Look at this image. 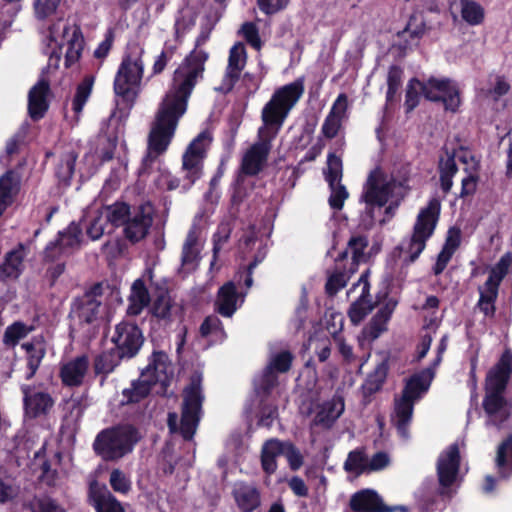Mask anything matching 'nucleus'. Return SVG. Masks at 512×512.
Segmentation results:
<instances>
[{
	"mask_svg": "<svg viewBox=\"0 0 512 512\" xmlns=\"http://www.w3.org/2000/svg\"><path fill=\"white\" fill-rule=\"evenodd\" d=\"M71 246L65 242V234L58 232L57 238L50 241L43 252V259L45 262H59L71 254Z\"/></svg>",
	"mask_w": 512,
	"mask_h": 512,
	"instance_id": "obj_38",
	"label": "nucleus"
},
{
	"mask_svg": "<svg viewBox=\"0 0 512 512\" xmlns=\"http://www.w3.org/2000/svg\"><path fill=\"white\" fill-rule=\"evenodd\" d=\"M304 81L302 76L274 91L261 111L263 126L258 130L259 137L267 136L273 139L276 136L290 111L303 96Z\"/></svg>",
	"mask_w": 512,
	"mask_h": 512,
	"instance_id": "obj_3",
	"label": "nucleus"
},
{
	"mask_svg": "<svg viewBox=\"0 0 512 512\" xmlns=\"http://www.w3.org/2000/svg\"><path fill=\"white\" fill-rule=\"evenodd\" d=\"M239 292L233 281L224 283L217 291L214 310L223 317L230 318L238 309Z\"/></svg>",
	"mask_w": 512,
	"mask_h": 512,
	"instance_id": "obj_25",
	"label": "nucleus"
},
{
	"mask_svg": "<svg viewBox=\"0 0 512 512\" xmlns=\"http://www.w3.org/2000/svg\"><path fill=\"white\" fill-rule=\"evenodd\" d=\"M78 154L75 151L62 153L55 167V176L60 184L69 186L75 172Z\"/></svg>",
	"mask_w": 512,
	"mask_h": 512,
	"instance_id": "obj_36",
	"label": "nucleus"
},
{
	"mask_svg": "<svg viewBox=\"0 0 512 512\" xmlns=\"http://www.w3.org/2000/svg\"><path fill=\"white\" fill-rule=\"evenodd\" d=\"M122 360H126L114 348L102 351L93 361V370L95 375H102L105 379L109 374L121 364Z\"/></svg>",
	"mask_w": 512,
	"mask_h": 512,
	"instance_id": "obj_34",
	"label": "nucleus"
},
{
	"mask_svg": "<svg viewBox=\"0 0 512 512\" xmlns=\"http://www.w3.org/2000/svg\"><path fill=\"white\" fill-rule=\"evenodd\" d=\"M200 336L207 338L210 335H215L217 338L226 336L222 321L216 315H209L204 318L199 328Z\"/></svg>",
	"mask_w": 512,
	"mask_h": 512,
	"instance_id": "obj_51",
	"label": "nucleus"
},
{
	"mask_svg": "<svg viewBox=\"0 0 512 512\" xmlns=\"http://www.w3.org/2000/svg\"><path fill=\"white\" fill-rule=\"evenodd\" d=\"M237 507L242 512H253L261 504L260 492L254 486L242 484L232 492Z\"/></svg>",
	"mask_w": 512,
	"mask_h": 512,
	"instance_id": "obj_32",
	"label": "nucleus"
},
{
	"mask_svg": "<svg viewBox=\"0 0 512 512\" xmlns=\"http://www.w3.org/2000/svg\"><path fill=\"white\" fill-rule=\"evenodd\" d=\"M369 241L365 235L352 236L348 241V249L352 253V262L350 264V273L353 274L357 271L358 264L365 262L366 257L364 250L368 247Z\"/></svg>",
	"mask_w": 512,
	"mask_h": 512,
	"instance_id": "obj_44",
	"label": "nucleus"
},
{
	"mask_svg": "<svg viewBox=\"0 0 512 512\" xmlns=\"http://www.w3.org/2000/svg\"><path fill=\"white\" fill-rule=\"evenodd\" d=\"M61 0H35L34 9L36 17L44 20L48 16L54 14Z\"/></svg>",
	"mask_w": 512,
	"mask_h": 512,
	"instance_id": "obj_60",
	"label": "nucleus"
},
{
	"mask_svg": "<svg viewBox=\"0 0 512 512\" xmlns=\"http://www.w3.org/2000/svg\"><path fill=\"white\" fill-rule=\"evenodd\" d=\"M177 51V46L168 44L167 42L164 44V47L161 53L156 57L153 66H152V75H160L164 72L169 62L174 57Z\"/></svg>",
	"mask_w": 512,
	"mask_h": 512,
	"instance_id": "obj_52",
	"label": "nucleus"
},
{
	"mask_svg": "<svg viewBox=\"0 0 512 512\" xmlns=\"http://www.w3.org/2000/svg\"><path fill=\"white\" fill-rule=\"evenodd\" d=\"M388 319L385 317L380 316L379 314L375 313L371 320L369 321L368 325L365 328V332L367 335L372 338L376 339L380 336V334L387 330V323Z\"/></svg>",
	"mask_w": 512,
	"mask_h": 512,
	"instance_id": "obj_61",
	"label": "nucleus"
},
{
	"mask_svg": "<svg viewBox=\"0 0 512 512\" xmlns=\"http://www.w3.org/2000/svg\"><path fill=\"white\" fill-rule=\"evenodd\" d=\"M352 274L350 273V269L348 271L345 270H335L327 279L325 284V292L329 296H335L342 288L347 285L349 278Z\"/></svg>",
	"mask_w": 512,
	"mask_h": 512,
	"instance_id": "obj_50",
	"label": "nucleus"
},
{
	"mask_svg": "<svg viewBox=\"0 0 512 512\" xmlns=\"http://www.w3.org/2000/svg\"><path fill=\"white\" fill-rule=\"evenodd\" d=\"M511 375L512 351L506 349L486 375L485 395L482 402L488 423L498 429H501L512 416V400L504 396Z\"/></svg>",
	"mask_w": 512,
	"mask_h": 512,
	"instance_id": "obj_2",
	"label": "nucleus"
},
{
	"mask_svg": "<svg viewBox=\"0 0 512 512\" xmlns=\"http://www.w3.org/2000/svg\"><path fill=\"white\" fill-rule=\"evenodd\" d=\"M83 222H71L66 230L62 231L65 234V242L68 246L74 248L80 243V238L83 231Z\"/></svg>",
	"mask_w": 512,
	"mask_h": 512,
	"instance_id": "obj_63",
	"label": "nucleus"
},
{
	"mask_svg": "<svg viewBox=\"0 0 512 512\" xmlns=\"http://www.w3.org/2000/svg\"><path fill=\"white\" fill-rule=\"evenodd\" d=\"M172 376V364L168 354L154 350L148 358V365L141 371V377L148 379L154 386L161 384L163 388H167Z\"/></svg>",
	"mask_w": 512,
	"mask_h": 512,
	"instance_id": "obj_17",
	"label": "nucleus"
},
{
	"mask_svg": "<svg viewBox=\"0 0 512 512\" xmlns=\"http://www.w3.org/2000/svg\"><path fill=\"white\" fill-rule=\"evenodd\" d=\"M391 195L388 183L384 182L383 174L379 169H374L368 175L364 185L361 199L366 204V209L372 213L374 207H384Z\"/></svg>",
	"mask_w": 512,
	"mask_h": 512,
	"instance_id": "obj_16",
	"label": "nucleus"
},
{
	"mask_svg": "<svg viewBox=\"0 0 512 512\" xmlns=\"http://www.w3.org/2000/svg\"><path fill=\"white\" fill-rule=\"evenodd\" d=\"M292 361V353L284 350L273 355L267 366L277 373H286L291 369Z\"/></svg>",
	"mask_w": 512,
	"mask_h": 512,
	"instance_id": "obj_54",
	"label": "nucleus"
},
{
	"mask_svg": "<svg viewBox=\"0 0 512 512\" xmlns=\"http://www.w3.org/2000/svg\"><path fill=\"white\" fill-rule=\"evenodd\" d=\"M427 31L426 21L421 14H412L405 28L396 34L394 47L401 56L417 47Z\"/></svg>",
	"mask_w": 512,
	"mask_h": 512,
	"instance_id": "obj_15",
	"label": "nucleus"
},
{
	"mask_svg": "<svg viewBox=\"0 0 512 512\" xmlns=\"http://www.w3.org/2000/svg\"><path fill=\"white\" fill-rule=\"evenodd\" d=\"M81 222H83L84 227L86 228L87 236L93 241L102 237L107 225L103 212L99 210L93 215L84 216L81 219Z\"/></svg>",
	"mask_w": 512,
	"mask_h": 512,
	"instance_id": "obj_45",
	"label": "nucleus"
},
{
	"mask_svg": "<svg viewBox=\"0 0 512 512\" xmlns=\"http://www.w3.org/2000/svg\"><path fill=\"white\" fill-rule=\"evenodd\" d=\"M433 374L429 369H422L405 380L401 396L416 402L429 390Z\"/></svg>",
	"mask_w": 512,
	"mask_h": 512,
	"instance_id": "obj_26",
	"label": "nucleus"
},
{
	"mask_svg": "<svg viewBox=\"0 0 512 512\" xmlns=\"http://www.w3.org/2000/svg\"><path fill=\"white\" fill-rule=\"evenodd\" d=\"M461 464V456L457 443L451 444L437 460L438 494L443 500H451L456 491L452 488L457 480Z\"/></svg>",
	"mask_w": 512,
	"mask_h": 512,
	"instance_id": "obj_10",
	"label": "nucleus"
},
{
	"mask_svg": "<svg viewBox=\"0 0 512 512\" xmlns=\"http://www.w3.org/2000/svg\"><path fill=\"white\" fill-rule=\"evenodd\" d=\"M153 212L150 202L142 203L132 209L129 219L123 226L127 240L137 243L148 235L153 223Z\"/></svg>",
	"mask_w": 512,
	"mask_h": 512,
	"instance_id": "obj_14",
	"label": "nucleus"
},
{
	"mask_svg": "<svg viewBox=\"0 0 512 512\" xmlns=\"http://www.w3.org/2000/svg\"><path fill=\"white\" fill-rule=\"evenodd\" d=\"M440 187L444 194H448L453 186V177L458 172L455 161V151L445 149V156H440L438 162Z\"/></svg>",
	"mask_w": 512,
	"mask_h": 512,
	"instance_id": "obj_33",
	"label": "nucleus"
},
{
	"mask_svg": "<svg viewBox=\"0 0 512 512\" xmlns=\"http://www.w3.org/2000/svg\"><path fill=\"white\" fill-rule=\"evenodd\" d=\"M403 69L398 65H391L387 74L386 103L392 104L402 85Z\"/></svg>",
	"mask_w": 512,
	"mask_h": 512,
	"instance_id": "obj_47",
	"label": "nucleus"
},
{
	"mask_svg": "<svg viewBox=\"0 0 512 512\" xmlns=\"http://www.w3.org/2000/svg\"><path fill=\"white\" fill-rule=\"evenodd\" d=\"M30 386L23 385L21 391L23 393V404L26 413L32 417L37 418L41 415H46L54 406V400L49 393L36 392L30 394Z\"/></svg>",
	"mask_w": 512,
	"mask_h": 512,
	"instance_id": "obj_24",
	"label": "nucleus"
},
{
	"mask_svg": "<svg viewBox=\"0 0 512 512\" xmlns=\"http://www.w3.org/2000/svg\"><path fill=\"white\" fill-rule=\"evenodd\" d=\"M202 373L194 371L189 384L183 389L180 425L175 412L168 413L167 425L171 433L178 432L185 441L193 439L201 420L204 395L202 393Z\"/></svg>",
	"mask_w": 512,
	"mask_h": 512,
	"instance_id": "obj_6",
	"label": "nucleus"
},
{
	"mask_svg": "<svg viewBox=\"0 0 512 512\" xmlns=\"http://www.w3.org/2000/svg\"><path fill=\"white\" fill-rule=\"evenodd\" d=\"M22 348L26 352V360H27V368L28 373L26 375V380H30L36 374L42 359L44 358L46 351L44 345L40 342H26L22 344Z\"/></svg>",
	"mask_w": 512,
	"mask_h": 512,
	"instance_id": "obj_39",
	"label": "nucleus"
},
{
	"mask_svg": "<svg viewBox=\"0 0 512 512\" xmlns=\"http://www.w3.org/2000/svg\"><path fill=\"white\" fill-rule=\"evenodd\" d=\"M247 62V52L242 42L235 43L229 50L228 64L222 79L219 91L222 93L231 92L241 78V73Z\"/></svg>",
	"mask_w": 512,
	"mask_h": 512,
	"instance_id": "obj_18",
	"label": "nucleus"
},
{
	"mask_svg": "<svg viewBox=\"0 0 512 512\" xmlns=\"http://www.w3.org/2000/svg\"><path fill=\"white\" fill-rule=\"evenodd\" d=\"M415 402L401 396L395 399L392 422L401 437H408L409 425L412 421Z\"/></svg>",
	"mask_w": 512,
	"mask_h": 512,
	"instance_id": "obj_30",
	"label": "nucleus"
},
{
	"mask_svg": "<svg viewBox=\"0 0 512 512\" xmlns=\"http://www.w3.org/2000/svg\"><path fill=\"white\" fill-rule=\"evenodd\" d=\"M143 50L138 53H130L123 57L114 80V92L127 107L131 108L138 96L137 87L140 85L144 63Z\"/></svg>",
	"mask_w": 512,
	"mask_h": 512,
	"instance_id": "obj_8",
	"label": "nucleus"
},
{
	"mask_svg": "<svg viewBox=\"0 0 512 512\" xmlns=\"http://www.w3.org/2000/svg\"><path fill=\"white\" fill-rule=\"evenodd\" d=\"M89 498L96 512H125L121 502L105 486L98 487L96 482L89 487Z\"/></svg>",
	"mask_w": 512,
	"mask_h": 512,
	"instance_id": "obj_28",
	"label": "nucleus"
},
{
	"mask_svg": "<svg viewBox=\"0 0 512 512\" xmlns=\"http://www.w3.org/2000/svg\"><path fill=\"white\" fill-rule=\"evenodd\" d=\"M272 137L262 136L244 154L241 162V172L246 176H256L264 168L270 150Z\"/></svg>",
	"mask_w": 512,
	"mask_h": 512,
	"instance_id": "obj_19",
	"label": "nucleus"
},
{
	"mask_svg": "<svg viewBox=\"0 0 512 512\" xmlns=\"http://www.w3.org/2000/svg\"><path fill=\"white\" fill-rule=\"evenodd\" d=\"M109 484L113 491L127 494L132 488L130 478L120 469L115 468L110 473Z\"/></svg>",
	"mask_w": 512,
	"mask_h": 512,
	"instance_id": "obj_53",
	"label": "nucleus"
},
{
	"mask_svg": "<svg viewBox=\"0 0 512 512\" xmlns=\"http://www.w3.org/2000/svg\"><path fill=\"white\" fill-rule=\"evenodd\" d=\"M94 79L92 76H85L84 79L77 85L75 95L72 100V110L78 117L87 103L93 87Z\"/></svg>",
	"mask_w": 512,
	"mask_h": 512,
	"instance_id": "obj_42",
	"label": "nucleus"
},
{
	"mask_svg": "<svg viewBox=\"0 0 512 512\" xmlns=\"http://www.w3.org/2000/svg\"><path fill=\"white\" fill-rule=\"evenodd\" d=\"M49 93L50 84L45 78L39 79L38 82L29 90L28 114L34 122L41 120L46 115L49 109Z\"/></svg>",
	"mask_w": 512,
	"mask_h": 512,
	"instance_id": "obj_22",
	"label": "nucleus"
},
{
	"mask_svg": "<svg viewBox=\"0 0 512 512\" xmlns=\"http://www.w3.org/2000/svg\"><path fill=\"white\" fill-rule=\"evenodd\" d=\"M479 300L476 304V307L486 316V317H494L496 312L495 303L498 298V295L488 294L483 292L481 287L479 288Z\"/></svg>",
	"mask_w": 512,
	"mask_h": 512,
	"instance_id": "obj_58",
	"label": "nucleus"
},
{
	"mask_svg": "<svg viewBox=\"0 0 512 512\" xmlns=\"http://www.w3.org/2000/svg\"><path fill=\"white\" fill-rule=\"evenodd\" d=\"M461 16L469 25L476 26L484 21V8L474 0H461Z\"/></svg>",
	"mask_w": 512,
	"mask_h": 512,
	"instance_id": "obj_46",
	"label": "nucleus"
},
{
	"mask_svg": "<svg viewBox=\"0 0 512 512\" xmlns=\"http://www.w3.org/2000/svg\"><path fill=\"white\" fill-rule=\"evenodd\" d=\"M111 341L115 345L113 348L126 360H130L139 353L144 336L136 323L123 320L115 326Z\"/></svg>",
	"mask_w": 512,
	"mask_h": 512,
	"instance_id": "obj_12",
	"label": "nucleus"
},
{
	"mask_svg": "<svg viewBox=\"0 0 512 512\" xmlns=\"http://www.w3.org/2000/svg\"><path fill=\"white\" fill-rule=\"evenodd\" d=\"M24 246L19 243L18 246L7 252L4 261L0 264V281H15L23 272L24 266Z\"/></svg>",
	"mask_w": 512,
	"mask_h": 512,
	"instance_id": "obj_27",
	"label": "nucleus"
},
{
	"mask_svg": "<svg viewBox=\"0 0 512 512\" xmlns=\"http://www.w3.org/2000/svg\"><path fill=\"white\" fill-rule=\"evenodd\" d=\"M420 94L431 102H440L445 111L455 113L461 105L460 91L448 78L430 77L426 82L417 78L409 80L405 93V112H412L420 102Z\"/></svg>",
	"mask_w": 512,
	"mask_h": 512,
	"instance_id": "obj_4",
	"label": "nucleus"
},
{
	"mask_svg": "<svg viewBox=\"0 0 512 512\" xmlns=\"http://www.w3.org/2000/svg\"><path fill=\"white\" fill-rule=\"evenodd\" d=\"M388 372V361L382 360L380 363L376 365L374 370L367 375L362 385L363 394L365 396H371L380 391L387 379Z\"/></svg>",
	"mask_w": 512,
	"mask_h": 512,
	"instance_id": "obj_35",
	"label": "nucleus"
},
{
	"mask_svg": "<svg viewBox=\"0 0 512 512\" xmlns=\"http://www.w3.org/2000/svg\"><path fill=\"white\" fill-rule=\"evenodd\" d=\"M240 32L242 33L245 41L256 51L262 48V40L259 35V29L254 22H245L241 26Z\"/></svg>",
	"mask_w": 512,
	"mask_h": 512,
	"instance_id": "obj_57",
	"label": "nucleus"
},
{
	"mask_svg": "<svg viewBox=\"0 0 512 512\" xmlns=\"http://www.w3.org/2000/svg\"><path fill=\"white\" fill-rule=\"evenodd\" d=\"M141 439V432L136 426L119 423L99 431L92 448L103 461L117 462L131 454Z\"/></svg>",
	"mask_w": 512,
	"mask_h": 512,
	"instance_id": "obj_5",
	"label": "nucleus"
},
{
	"mask_svg": "<svg viewBox=\"0 0 512 512\" xmlns=\"http://www.w3.org/2000/svg\"><path fill=\"white\" fill-rule=\"evenodd\" d=\"M285 452V444L279 439L267 440L261 449V467L267 475H272L277 470L276 458Z\"/></svg>",
	"mask_w": 512,
	"mask_h": 512,
	"instance_id": "obj_31",
	"label": "nucleus"
},
{
	"mask_svg": "<svg viewBox=\"0 0 512 512\" xmlns=\"http://www.w3.org/2000/svg\"><path fill=\"white\" fill-rule=\"evenodd\" d=\"M104 284L94 283L83 295L75 297L70 305L68 317L81 328L95 326L99 319L104 295Z\"/></svg>",
	"mask_w": 512,
	"mask_h": 512,
	"instance_id": "obj_9",
	"label": "nucleus"
},
{
	"mask_svg": "<svg viewBox=\"0 0 512 512\" xmlns=\"http://www.w3.org/2000/svg\"><path fill=\"white\" fill-rule=\"evenodd\" d=\"M441 212L440 200L436 197L431 198L427 205L420 209L413 226L412 234L407 241L394 249V253L405 252L407 256L403 263L410 265L414 263L421 253L425 250L427 241L433 236Z\"/></svg>",
	"mask_w": 512,
	"mask_h": 512,
	"instance_id": "obj_7",
	"label": "nucleus"
},
{
	"mask_svg": "<svg viewBox=\"0 0 512 512\" xmlns=\"http://www.w3.org/2000/svg\"><path fill=\"white\" fill-rule=\"evenodd\" d=\"M172 299L167 289H158L156 297L152 303L151 313L160 320H167L171 316Z\"/></svg>",
	"mask_w": 512,
	"mask_h": 512,
	"instance_id": "obj_43",
	"label": "nucleus"
},
{
	"mask_svg": "<svg viewBox=\"0 0 512 512\" xmlns=\"http://www.w3.org/2000/svg\"><path fill=\"white\" fill-rule=\"evenodd\" d=\"M30 512H66V510L50 497H37L25 504Z\"/></svg>",
	"mask_w": 512,
	"mask_h": 512,
	"instance_id": "obj_49",
	"label": "nucleus"
},
{
	"mask_svg": "<svg viewBox=\"0 0 512 512\" xmlns=\"http://www.w3.org/2000/svg\"><path fill=\"white\" fill-rule=\"evenodd\" d=\"M375 307L372 300L357 298L348 309V317L352 324L359 325Z\"/></svg>",
	"mask_w": 512,
	"mask_h": 512,
	"instance_id": "obj_48",
	"label": "nucleus"
},
{
	"mask_svg": "<svg viewBox=\"0 0 512 512\" xmlns=\"http://www.w3.org/2000/svg\"><path fill=\"white\" fill-rule=\"evenodd\" d=\"M21 176L13 170H7L0 177V216L13 203L14 197L19 193Z\"/></svg>",
	"mask_w": 512,
	"mask_h": 512,
	"instance_id": "obj_29",
	"label": "nucleus"
},
{
	"mask_svg": "<svg viewBox=\"0 0 512 512\" xmlns=\"http://www.w3.org/2000/svg\"><path fill=\"white\" fill-rule=\"evenodd\" d=\"M129 299L136 300L140 304L149 305L151 301L149 291L142 279L134 281Z\"/></svg>",
	"mask_w": 512,
	"mask_h": 512,
	"instance_id": "obj_62",
	"label": "nucleus"
},
{
	"mask_svg": "<svg viewBox=\"0 0 512 512\" xmlns=\"http://www.w3.org/2000/svg\"><path fill=\"white\" fill-rule=\"evenodd\" d=\"M336 107L331 108L329 114L324 120V123L322 125V134L328 138L333 139L337 136L340 126H341V120L342 118L334 116V110Z\"/></svg>",
	"mask_w": 512,
	"mask_h": 512,
	"instance_id": "obj_59",
	"label": "nucleus"
},
{
	"mask_svg": "<svg viewBox=\"0 0 512 512\" xmlns=\"http://www.w3.org/2000/svg\"><path fill=\"white\" fill-rule=\"evenodd\" d=\"M204 132L200 133L187 147L182 156V171L184 172L183 190L189 191L191 187L203 175V160L205 148L203 141L206 139Z\"/></svg>",
	"mask_w": 512,
	"mask_h": 512,
	"instance_id": "obj_11",
	"label": "nucleus"
},
{
	"mask_svg": "<svg viewBox=\"0 0 512 512\" xmlns=\"http://www.w3.org/2000/svg\"><path fill=\"white\" fill-rule=\"evenodd\" d=\"M28 333L26 325L22 322H15L9 325L3 336V342L9 346H15Z\"/></svg>",
	"mask_w": 512,
	"mask_h": 512,
	"instance_id": "obj_56",
	"label": "nucleus"
},
{
	"mask_svg": "<svg viewBox=\"0 0 512 512\" xmlns=\"http://www.w3.org/2000/svg\"><path fill=\"white\" fill-rule=\"evenodd\" d=\"M284 444L285 452L283 455L286 456L291 470L296 471L303 465V456L293 443L284 442Z\"/></svg>",
	"mask_w": 512,
	"mask_h": 512,
	"instance_id": "obj_64",
	"label": "nucleus"
},
{
	"mask_svg": "<svg viewBox=\"0 0 512 512\" xmlns=\"http://www.w3.org/2000/svg\"><path fill=\"white\" fill-rule=\"evenodd\" d=\"M84 37L81 27L77 24H65L62 29L59 50L66 46L64 64L66 68H70L79 61L84 49Z\"/></svg>",
	"mask_w": 512,
	"mask_h": 512,
	"instance_id": "obj_21",
	"label": "nucleus"
},
{
	"mask_svg": "<svg viewBox=\"0 0 512 512\" xmlns=\"http://www.w3.org/2000/svg\"><path fill=\"white\" fill-rule=\"evenodd\" d=\"M342 178V160L335 153L330 152L327 156V171L325 180L327 181L331 194L328 203L333 210L339 211L343 208L345 200L349 197L346 187L341 183Z\"/></svg>",
	"mask_w": 512,
	"mask_h": 512,
	"instance_id": "obj_13",
	"label": "nucleus"
},
{
	"mask_svg": "<svg viewBox=\"0 0 512 512\" xmlns=\"http://www.w3.org/2000/svg\"><path fill=\"white\" fill-rule=\"evenodd\" d=\"M343 411V403H341L340 408L337 409V404L335 402H325L321 409L316 413L313 422L317 426L330 429L336 420L341 416Z\"/></svg>",
	"mask_w": 512,
	"mask_h": 512,
	"instance_id": "obj_41",
	"label": "nucleus"
},
{
	"mask_svg": "<svg viewBox=\"0 0 512 512\" xmlns=\"http://www.w3.org/2000/svg\"><path fill=\"white\" fill-rule=\"evenodd\" d=\"M208 58L206 51L195 48L174 70L169 88L159 104L148 135L147 149L156 155H162L167 151L178 122L187 111L192 92L204 77Z\"/></svg>",
	"mask_w": 512,
	"mask_h": 512,
	"instance_id": "obj_1",
	"label": "nucleus"
},
{
	"mask_svg": "<svg viewBox=\"0 0 512 512\" xmlns=\"http://www.w3.org/2000/svg\"><path fill=\"white\" fill-rule=\"evenodd\" d=\"M153 384L144 377H139L131 382V387L122 391V395L126 404H136L149 396L153 388Z\"/></svg>",
	"mask_w": 512,
	"mask_h": 512,
	"instance_id": "obj_40",
	"label": "nucleus"
},
{
	"mask_svg": "<svg viewBox=\"0 0 512 512\" xmlns=\"http://www.w3.org/2000/svg\"><path fill=\"white\" fill-rule=\"evenodd\" d=\"M131 211L132 209L129 204L116 201L111 205L104 206L102 212L107 224L109 223L112 227L118 228L125 225Z\"/></svg>",
	"mask_w": 512,
	"mask_h": 512,
	"instance_id": "obj_37",
	"label": "nucleus"
},
{
	"mask_svg": "<svg viewBox=\"0 0 512 512\" xmlns=\"http://www.w3.org/2000/svg\"><path fill=\"white\" fill-rule=\"evenodd\" d=\"M3 5L0 10V25L6 28L11 25L13 18L21 10L22 0H1Z\"/></svg>",
	"mask_w": 512,
	"mask_h": 512,
	"instance_id": "obj_55",
	"label": "nucleus"
},
{
	"mask_svg": "<svg viewBox=\"0 0 512 512\" xmlns=\"http://www.w3.org/2000/svg\"><path fill=\"white\" fill-rule=\"evenodd\" d=\"M349 507L353 512H394L397 509L407 512L404 506L386 505L381 496L372 489H362L354 493L350 498Z\"/></svg>",
	"mask_w": 512,
	"mask_h": 512,
	"instance_id": "obj_20",
	"label": "nucleus"
},
{
	"mask_svg": "<svg viewBox=\"0 0 512 512\" xmlns=\"http://www.w3.org/2000/svg\"><path fill=\"white\" fill-rule=\"evenodd\" d=\"M90 365L89 357L86 354L63 363L60 366L59 377L66 387H79L83 384Z\"/></svg>",
	"mask_w": 512,
	"mask_h": 512,
	"instance_id": "obj_23",
	"label": "nucleus"
}]
</instances>
